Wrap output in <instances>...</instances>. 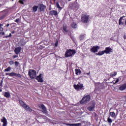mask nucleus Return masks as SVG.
I'll return each instance as SVG.
<instances>
[{
	"mask_svg": "<svg viewBox=\"0 0 126 126\" xmlns=\"http://www.w3.org/2000/svg\"><path fill=\"white\" fill-rule=\"evenodd\" d=\"M6 27H8V26H9V24H7L6 25Z\"/></svg>",
	"mask_w": 126,
	"mask_h": 126,
	"instance_id": "obj_43",
	"label": "nucleus"
},
{
	"mask_svg": "<svg viewBox=\"0 0 126 126\" xmlns=\"http://www.w3.org/2000/svg\"><path fill=\"white\" fill-rule=\"evenodd\" d=\"M107 122L108 123H109V124H112V119L110 118H108Z\"/></svg>",
	"mask_w": 126,
	"mask_h": 126,
	"instance_id": "obj_36",
	"label": "nucleus"
},
{
	"mask_svg": "<svg viewBox=\"0 0 126 126\" xmlns=\"http://www.w3.org/2000/svg\"><path fill=\"white\" fill-rule=\"evenodd\" d=\"M75 71L76 75H79L81 73V71L79 69H75Z\"/></svg>",
	"mask_w": 126,
	"mask_h": 126,
	"instance_id": "obj_21",
	"label": "nucleus"
},
{
	"mask_svg": "<svg viewBox=\"0 0 126 126\" xmlns=\"http://www.w3.org/2000/svg\"><path fill=\"white\" fill-rule=\"evenodd\" d=\"M29 75L32 79H34L36 77V71L33 69H29Z\"/></svg>",
	"mask_w": 126,
	"mask_h": 126,
	"instance_id": "obj_5",
	"label": "nucleus"
},
{
	"mask_svg": "<svg viewBox=\"0 0 126 126\" xmlns=\"http://www.w3.org/2000/svg\"><path fill=\"white\" fill-rule=\"evenodd\" d=\"M65 125L67 126H72V124H67V123H66Z\"/></svg>",
	"mask_w": 126,
	"mask_h": 126,
	"instance_id": "obj_38",
	"label": "nucleus"
},
{
	"mask_svg": "<svg viewBox=\"0 0 126 126\" xmlns=\"http://www.w3.org/2000/svg\"><path fill=\"white\" fill-rule=\"evenodd\" d=\"M10 37H11V33H9V35L5 36V38H10Z\"/></svg>",
	"mask_w": 126,
	"mask_h": 126,
	"instance_id": "obj_37",
	"label": "nucleus"
},
{
	"mask_svg": "<svg viewBox=\"0 0 126 126\" xmlns=\"http://www.w3.org/2000/svg\"><path fill=\"white\" fill-rule=\"evenodd\" d=\"M2 91V90L0 89V92H1Z\"/></svg>",
	"mask_w": 126,
	"mask_h": 126,
	"instance_id": "obj_50",
	"label": "nucleus"
},
{
	"mask_svg": "<svg viewBox=\"0 0 126 126\" xmlns=\"http://www.w3.org/2000/svg\"><path fill=\"white\" fill-rule=\"evenodd\" d=\"M1 13H2V16L0 17V20H1V19H3V18H4V17H5L6 15H7V14L8 13V10L7 9L4 10L1 12Z\"/></svg>",
	"mask_w": 126,
	"mask_h": 126,
	"instance_id": "obj_7",
	"label": "nucleus"
},
{
	"mask_svg": "<svg viewBox=\"0 0 126 126\" xmlns=\"http://www.w3.org/2000/svg\"><path fill=\"white\" fill-rule=\"evenodd\" d=\"M108 1H109V2H112V0H108Z\"/></svg>",
	"mask_w": 126,
	"mask_h": 126,
	"instance_id": "obj_48",
	"label": "nucleus"
},
{
	"mask_svg": "<svg viewBox=\"0 0 126 126\" xmlns=\"http://www.w3.org/2000/svg\"><path fill=\"white\" fill-rule=\"evenodd\" d=\"M38 10V6H34L32 7V12H36Z\"/></svg>",
	"mask_w": 126,
	"mask_h": 126,
	"instance_id": "obj_24",
	"label": "nucleus"
},
{
	"mask_svg": "<svg viewBox=\"0 0 126 126\" xmlns=\"http://www.w3.org/2000/svg\"><path fill=\"white\" fill-rule=\"evenodd\" d=\"M20 52H21V47H17L14 50V52L16 54V55H18L19 54V53H20Z\"/></svg>",
	"mask_w": 126,
	"mask_h": 126,
	"instance_id": "obj_15",
	"label": "nucleus"
},
{
	"mask_svg": "<svg viewBox=\"0 0 126 126\" xmlns=\"http://www.w3.org/2000/svg\"><path fill=\"white\" fill-rule=\"evenodd\" d=\"M36 80H37L38 82H40L41 83L44 82V79H43V74H40L38 76H37L36 78Z\"/></svg>",
	"mask_w": 126,
	"mask_h": 126,
	"instance_id": "obj_8",
	"label": "nucleus"
},
{
	"mask_svg": "<svg viewBox=\"0 0 126 126\" xmlns=\"http://www.w3.org/2000/svg\"><path fill=\"white\" fill-rule=\"evenodd\" d=\"M39 9L40 10V11H44V10H45V5L41 4Z\"/></svg>",
	"mask_w": 126,
	"mask_h": 126,
	"instance_id": "obj_20",
	"label": "nucleus"
},
{
	"mask_svg": "<svg viewBox=\"0 0 126 126\" xmlns=\"http://www.w3.org/2000/svg\"><path fill=\"white\" fill-rule=\"evenodd\" d=\"M89 15L87 14H84L81 17V21L83 23H88L89 22Z\"/></svg>",
	"mask_w": 126,
	"mask_h": 126,
	"instance_id": "obj_4",
	"label": "nucleus"
},
{
	"mask_svg": "<svg viewBox=\"0 0 126 126\" xmlns=\"http://www.w3.org/2000/svg\"><path fill=\"white\" fill-rule=\"evenodd\" d=\"M71 27L72 28H73L74 29H75L77 28V25L76 24V23H75V22H73L71 24Z\"/></svg>",
	"mask_w": 126,
	"mask_h": 126,
	"instance_id": "obj_23",
	"label": "nucleus"
},
{
	"mask_svg": "<svg viewBox=\"0 0 126 126\" xmlns=\"http://www.w3.org/2000/svg\"><path fill=\"white\" fill-rule=\"evenodd\" d=\"M117 74V72H112L110 74V76H111V77H115V76H116Z\"/></svg>",
	"mask_w": 126,
	"mask_h": 126,
	"instance_id": "obj_25",
	"label": "nucleus"
},
{
	"mask_svg": "<svg viewBox=\"0 0 126 126\" xmlns=\"http://www.w3.org/2000/svg\"><path fill=\"white\" fill-rule=\"evenodd\" d=\"M56 5L58 9H60V10H62V9H63V8H62L61 6H60V4L59 3V2H56Z\"/></svg>",
	"mask_w": 126,
	"mask_h": 126,
	"instance_id": "obj_26",
	"label": "nucleus"
},
{
	"mask_svg": "<svg viewBox=\"0 0 126 126\" xmlns=\"http://www.w3.org/2000/svg\"><path fill=\"white\" fill-rule=\"evenodd\" d=\"M11 76H15V77H19L20 78H21L22 76L20 74H17L16 73H15L14 72H11Z\"/></svg>",
	"mask_w": 126,
	"mask_h": 126,
	"instance_id": "obj_14",
	"label": "nucleus"
},
{
	"mask_svg": "<svg viewBox=\"0 0 126 126\" xmlns=\"http://www.w3.org/2000/svg\"><path fill=\"white\" fill-rule=\"evenodd\" d=\"M84 35L83 34H81L80 36V40H83V39H84Z\"/></svg>",
	"mask_w": 126,
	"mask_h": 126,
	"instance_id": "obj_34",
	"label": "nucleus"
},
{
	"mask_svg": "<svg viewBox=\"0 0 126 126\" xmlns=\"http://www.w3.org/2000/svg\"><path fill=\"white\" fill-rule=\"evenodd\" d=\"M94 109H95V105H92L88 107V110L91 112H92Z\"/></svg>",
	"mask_w": 126,
	"mask_h": 126,
	"instance_id": "obj_17",
	"label": "nucleus"
},
{
	"mask_svg": "<svg viewBox=\"0 0 126 126\" xmlns=\"http://www.w3.org/2000/svg\"><path fill=\"white\" fill-rule=\"evenodd\" d=\"M11 33H12V34H14V33H15V32L13 31V32H11Z\"/></svg>",
	"mask_w": 126,
	"mask_h": 126,
	"instance_id": "obj_44",
	"label": "nucleus"
},
{
	"mask_svg": "<svg viewBox=\"0 0 126 126\" xmlns=\"http://www.w3.org/2000/svg\"><path fill=\"white\" fill-rule=\"evenodd\" d=\"M119 25H124V21H123V17H121L119 19Z\"/></svg>",
	"mask_w": 126,
	"mask_h": 126,
	"instance_id": "obj_27",
	"label": "nucleus"
},
{
	"mask_svg": "<svg viewBox=\"0 0 126 126\" xmlns=\"http://www.w3.org/2000/svg\"><path fill=\"white\" fill-rule=\"evenodd\" d=\"M104 54H105V50L103 51H99L98 53L96 54V55L97 56H103V55H104Z\"/></svg>",
	"mask_w": 126,
	"mask_h": 126,
	"instance_id": "obj_19",
	"label": "nucleus"
},
{
	"mask_svg": "<svg viewBox=\"0 0 126 126\" xmlns=\"http://www.w3.org/2000/svg\"><path fill=\"white\" fill-rule=\"evenodd\" d=\"M104 52L106 55H108V54H110V53H113V49L110 47H106L104 50Z\"/></svg>",
	"mask_w": 126,
	"mask_h": 126,
	"instance_id": "obj_10",
	"label": "nucleus"
},
{
	"mask_svg": "<svg viewBox=\"0 0 126 126\" xmlns=\"http://www.w3.org/2000/svg\"><path fill=\"white\" fill-rule=\"evenodd\" d=\"M81 126V123L72 124V126Z\"/></svg>",
	"mask_w": 126,
	"mask_h": 126,
	"instance_id": "obj_30",
	"label": "nucleus"
},
{
	"mask_svg": "<svg viewBox=\"0 0 126 126\" xmlns=\"http://www.w3.org/2000/svg\"><path fill=\"white\" fill-rule=\"evenodd\" d=\"M4 95L6 98H9L10 97V94L8 92H5Z\"/></svg>",
	"mask_w": 126,
	"mask_h": 126,
	"instance_id": "obj_22",
	"label": "nucleus"
},
{
	"mask_svg": "<svg viewBox=\"0 0 126 126\" xmlns=\"http://www.w3.org/2000/svg\"><path fill=\"white\" fill-rule=\"evenodd\" d=\"M9 63L10 64V65H12V64H14V62H13V61H10L9 62Z\"/></svg>",
	"mask_w": 126,
	"mask_h": 126,
	"instance_id": "obj_35",
	"label": "nucleus"
},
{
	"mask_svg": "<svg viewBox=\"0 0 126 126\" xmlns=\"http://www.w3.org/2000/svg\"><path fill=\"white\" fill-rule=\"evenodd\" d=\"M87 75H89L90 74V72H89V73H87Z\"/></svg>",
	"mask_w": 126,
	"mask_h": 126,
	"instance_id": "obj_46",
	"label": "nucleus"
},
{
	"mask_svg": "<svg viewBox=\"0 0 126 126\" xmlns=\"http://www.w3.org/2000/svg\"><path fill=\"white\" fill-rule=\"evenodd\" d=\"M100 47L98 46H94L91 49L90 51L92 53H97Z\"/></svg>",
	"mask_w": 126,
	"mask_h": 126,
	"instance_id": "obj_9",
	"label": "nucleus"
},
{
	"mask_svg": "<svg viewBox=\"0 0 126 126\" xmlns=\"http://www.w3.org/2000/svg\"><path fill=\"white\" fill-rule=\"evenodd\" d=\"M13 59H16V58H18V55H14L13 56Z\"/></svg>",
	"mask_w": 126,
	"mask_h": 126,
	"instance_id": "obj_42",
	"label": "nucleus"
},
{
	"mask_svg": "<svg viewBox=\"0 0 126 126\" xmlns=\"http://www.w3.org/2000/svg\"><path fill=\"white\" fill-rule=\"evenodd\" d=\"M66 123H63V125H65Z\"/></svg>",
	"mask_w": 126,
	"mask_h": 126,
	"instance_id": "obj_51",
	"label": "nucleus"
},
{
	"mask_svg": "<svg viewBox=\"0 0 126 126\" xmlns=\"http://www.w3.org/2000/svg\"><path fill=\"white\" fill-rule=\"evenodd\" d=\"M119 78H117L115 82V80L113 81V84H116V83H118V82H119Z\"/></svg>",
	"mask_w": 126,
	"mask_h": 126,
	"instance_id": "obj_33",
	"label": "nucleus"
},
{
	"mask_svg": "<svg viewBox=\"0 0 126 126\" xmlns=\"http://www.w3.org/2000/svg\"><path fill=\"white\" fill-rule=\"evenodd\" d=\"M14 63H15V66H16V67L18 66L20 64L19 62H18L17 61L15 62Z\"/></svg>",
	"mask_w": 126,
	"mask_h": 126,
	"instance_id": "obj_32",
	"label": "nucleus"
},
{
	"mask_svg": "<svg viewBox=\"0 0 126 126\" xmlns=\"http://www.w3.org/2000/svg\"><path fill=\"white\" fill-rule=\"evenodd\" d=\"M91 98L90 97V95H85L81 100L80 104L81 105H84V104H87L89 102H90Z\"/></svg>",
	"mask_w": 126,
	"mask_h": 126,
	"instance_id": "obj_2",
	"label": "nucleus"
},
{
	"mask_svg": "<svg viewBox=\"0 0 126 126\" xmlns=\"http://www.w3.org/2000/svg\"><path fill=\"white\" fill-rule=\"evenodd\" d=\"M63 33H67L68 32L67 27L66 25L63 26Z\"/></svg>",
	"mask_w": 126,
	"mask_h": 126,
	"instance_id": "obj_18",
	"label": "nucleus"
},
{
	"mask_svg": "<svg viewBox=\"0 0 126 126\" xmlns=\"http://www.w3.org/2000/svg\"><path fill=\"white\" fill-rule=\"evenodd\" d=\"M124 39L126 40V35H124Z\"/></svg>",
	"mask_w": 126,
	"mask_h": 126,
	"instance_id": "obj_45",
	"label": "nucleus"
},
{
	"mask_svg": "<svg viewBox=\"0 0 126 126\" xmlns=\"http://www.w3.org/2000/svg\"><path fill=\"white\" fill-rule=\"evenodd\" d=\"M55 46H56V47H57L58 46V43H56Z\"/></svg>",
	"mask_w": 126,
	"mask_h": 126,
	"instance_id": "obj_47",
	"label": "nucleus"
},
{
	"mask_svg": "<svg viewBox=\"0 0 126 126\" xmlns=\"http://www.w3.org/2000/svg\"><path fill=\"white\" fill-rule=\"evenodd\" d=\"M2 35H4V32H2Z\"/></svg>",
	"mask_w": 126,
	"mask_h": 126,
	"instance_id": "obj_49",
	"label": "nucleus"
},
{
	"mask_svg": "<svg viewBox=\"0 0 126 126\" xmlns=\"http://www.w3.org/2000/svg\"><path fill=\"white\" fill-rule=\"evenodd\" d=\"M11 69V67H10V66H9L7 67V68L4 69V71L8 72Z\"/></svg>",
	"mask_w": 126,
	"mask_h": 126,
	"instance_id": "obj_31",
	"label": "nucleus"
},
{
	"mask_svg": "<svg viewBox=\"0 0 126 126\" xmlns=\"http://www.w3.org/2000/svg\"><path fill=\"white\" fill-rule=\"evenodd\" d=\"M15 22H16L17 23H18L19 22V19H17L15 20Z\"/></svg>",
	"mask_w": 126,
	"mask_h": 126,
	"instance_id": "obj_40",
	"label": "nucleus"
},
{
	"mask_svg": "<svg viewBox=\"0 0 126 126\" xmlns=\"http://www.w3.org/2000/svg\"><path fill=\"white\" fill-rule=\"evenodd\" d=\"M59 13L56 10H52L49 12V15H54V16H58Z\"/></svg>",
	"mask_w": 126,
	"mask_h": 126,
	"instance_id": "obj_13",
	"label": "nucleus"
},
{
	"mask_svg": "<svg viewBox=\"0 0 126 126\" xmlns=\"http://www.w3.org/2000/svg\"><path fill=\"white\" fill-rule=\"evenodd\" d=\"M39 107L40 109H42V112L44 113V114H47L48 111H47V108H46V107L44 104L39 105Z\"/></svg>",
	"mask_w": 126,
	"mask_h": 126,
	"instance_id": "obj_11",
	"label": "nucleus"
},
{
	"mask_svg": "<svg viewBox=\"0 0 126 126\" xmlns=\"http://www.w3.org/2000/svg\"><path fill=\"white\" fill-rule=\"evenodd\" d=\"M19 102L20 105L26 111H29V112H30L31 113L32 112V109L30 108L28 105L25 104L23 101L20 100Z\"/></svg>",
	"mask_w": 126,
	"mask_h": 126,
	"instance_id": "obj_3",
	"label": "nucleus"
},
{
	"mask_svg": "<svg viewBox=\"0 0 126 126\" xmlns=\"http://www.w3.org/2000/svg\"><path fill=\"white\" fill-rule=\"evenodd\" d=\"M75 54H76L75 50L68 49L65 53V58L73 57Z\"/></svg>",
	"mask_w": 126,
	"mask_h": 126,
	"instance_id": "obj_1",
	"label": "nucleus"
},
{
	"mask_svg": "<svg viewBox=\"0 0 126 126\" xmlns=\"http://www.w3.org/2000/svg\"><path fill=\"white\" fill-rule=\"evenodd\" d=\"M74 88L77 91H79V90H84V86H83V84L79 83L77 85H74Z\"/></svg>",
	"mask_w": 126,
	"mask_h": 126,
	"instance_id": "obj_6",
	"label": "nucleus"
},
{
	"mask_svg": "<svg viewBox=\"0 0 126 126\" xmlns=\"http://www.w3.org/2000/svg\"><path fill=\"white\" fill-rule=\"evenodd\" d=\"M110 117H112V118H115V116H116V113H115L114 112H110Z\"/></svg>",
	"mask_w": 126,
	"mask_h": 126,
	"instance_id": "obj_29",
	"label": "nucleus"
},
{
	"mask_svg": "<svg viewBox=\"0 0 126 126\" xmlns=\"http://www.w3.org/2000/svg\"><path fill=\"white\" fill-rule=\"evenodd\" d=\"M0 122L1 123H3L2 126H7V120H6V118H5V117H3L2 119H0Z\"/></svg>",
	"mask_w": 126,
	"mask_h": 126,
	"instance_id": "obj_12",
	"label": "nucleus"
},
{
	"mask_svg": "<svg viewBox=\"0 0 126 126\" xmlns=\"http://www.w3.org/2000/svg\"><path fill=\"white\" fill-rule=\"evenodd\" d=\"M68 0V1H70L71 0Z\"/></svg>",
	"mask_w": 126,
	"mask_h": 126,
	"instance_id": "obj_52",
	"label": "nucleus"
},
{
	"mask_svg": "<svg viewBox=\"0 0 126 126\" xmlns=\"http://www.w3.org/2000/svg\"><path fill=\"white\" fill-rule=\"evenodd\" d=\"M119 89L121 91H124V90H125V89H126V84H124V85L121 86L119 87Z\"/></svg>",
	"mask_w": 126,
	"mask_h": 126,
	"instance_id": "obj_16",
	"label": "nucleus"
},
{
	"mask_svg": "<svg viewBox=\"0 0 126 126\" xmlns=\"http://www.w3.org/2000/svg\"><path fill=\"white\" fill-rule=\"evenodd\" d=\"M2 26H3V25L0 23V34L2 33V32L3 31V28H2Z\"/></svg>",
	"mask_w": 126,
	"mask_h": 126,
	"instance_id": "obj_28",
	"label": "nucleus"
},
{
	"mask_svg": "<svg viewBox=\"0 0 126 126\" xmlns=\"http://www.w3.org/2000/svg\"><path fill=\"white\" fill-rule=\"evenodd\" d=\"M24 0H20V3H21L22 4H24V3L23 2V1H24Z\"/></svg>",
	"mask_w": 126,
	"mask_h": 126,
	"instance_id": "obj_41",
	"label": "nucleus"
},
{
	"mask_svg": "<svg viewBox=\"0 0 126 126\" xmlns=\"http://www.w3.org/2000/svg\"><path fill=\"white\" fill-rule=\"evenodd\" d=\"M6 75H8L9 76H11V73H7Z\"/></svg>",
	"mask_w": 126,
	"mask_h": 126,
	"instance_id": "obj_39",
	"label": "nucleus"
}]
</instances>
